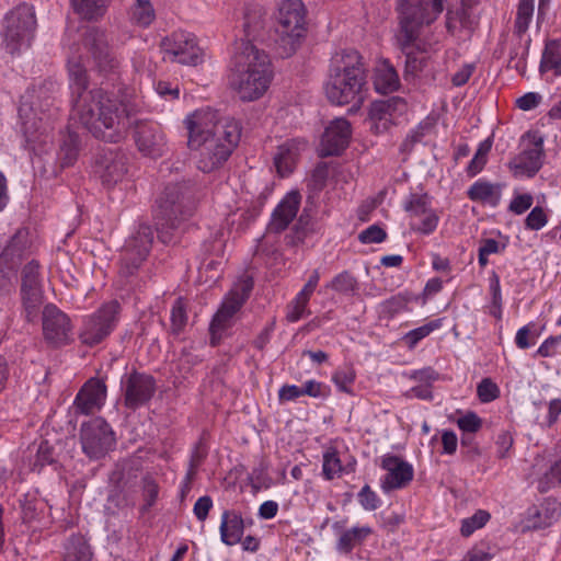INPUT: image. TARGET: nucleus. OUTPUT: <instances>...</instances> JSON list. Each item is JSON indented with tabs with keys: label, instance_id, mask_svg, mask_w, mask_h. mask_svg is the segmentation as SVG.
<instances>
[{
	"label": "nucleus",
	"instance_id": "nucleus-21",
	"mask_svg": "<svg viewBox=\"0 0 561 561\" xmlns=\"http://www.w3.org/2000/svg\"><path fill=\"white\" fill-rule=\"evenodd\" d=\"M352 127L347 119L336 118L325 127L319 145L321 157L337 156L348 146Z\"/></svg>",
	"mask_w": 561,
	"mask_h": 561
},
{
	"label": "nucleus",
	"instance_id": "nucleus-15",
	"mask_svg": "<svg viewBox=\"0 0 561 561\" xmlns=\"http://www.w3.org/2000/svg\"><path fill=\"white\" fill-rule=\"evenodd\" d=\"M404 209L409 214L411 229L415 232L427 236L436 230L439 216L433 209L427 194H411Z\"/></svg>",
	"mask_w": 561,
	"mask_h": 561
},
{
	"label": "nucleus",
	"instance_id": "nucleus-3",
	"mask_svg": "<svg viewBox=\"0 0 561 561\" xmlns=\"http://www.w3.org/2000/svg\"><path fill=\"white\" fill-rule=\"evenodd\" d=\"M367 72L362 55L352 48L336 50L329 65L324 93L330 103L360 108L367 96Z\"/></svg>",
	"mask_w": 561,
	"mask_h": 561
},
{
	"label": "nucleus",
	"instance_id": "nucleus-5",
	"mask_svg": "<svg viewBox=\"0 0 561 561\" xmlns=\"http://www.w3.org/2000/svg\"><path fill=\"white\" fill-rule=\"evenodd\" d=\"M444 10V0H399L400 19L399 41L407 54L408 61L412 60L413 48L421 53H430L434 44L423 38V27L433 23Z\"/></svg>",
	"mask_w": 561,
	"mask_h": 561
},
{
	"label": "nucleus",
	"instance_id": "nucleus-25",
	"mask_svg": "<svg viewBox=\"0 0 561 561\" xmlns=\"http://www.w3.org/2000/svg\"><path fill=\"white\" fill-rule=\"evenodd\" d=\"M94 172L104 185H115L122 182L126 175V158L121 152L106 151L96 159Z\"/></svg>",
	"mask_w": 561,
	"mask_h": 561
},
{
	"label": "nucleus",
	"instance_id": "nucleus-26",
	"mask_svg": "<svg viewBox=\"0 0 561 561\" xmlns=\"http://www.w3.org/2000/svg\"><path fill=\"white\" fill-rule=\"evenodd\" d=\"M106 399V386L98 379H89L77 393L73 405L77 412L81 414H90L100 410Z\"/></svg>",
	"mask_w": 561,
	"mask_h": 561
},
{
	"label": "nucleus",
	"instance_id": "nucleus-13",
	"mask_svg": "<svg viewBox=\"0 0 561 561\" xmlns=\"http://www.w3.org/2000/svg\"><path fill=\"white\" fill-rule=\"evenodd\" d=\"M153 241L150 226L141 224L126 241L121 252L122 272L133 274L146 260Z\"/></svg>",
	"mask_w": 561,
	"mask_h": 561
},
{
	"label": "nucleus",
	"instance_id": "nucleus-56",
	"mask_svg": "<svg viewBox=\"0 0 561 561\" xmlns=\"http://www.w3.org/2000/svg\"><path fill=\"white\" fill-rule=\"evenodd\" d=\"M22 287H42L39 283V265L37 262L32 261L24 266Z\"/></svg>",
	"mask_w": 561,
	"mask_h": 561
},
{
	"label": "nucleus",
	"instance_id": "nucleus-55",
	"mask_svg": "<svg viewBox=\"0 0 561 561\" xmlns=\"http://www.w3.org/2000/svg\"><path fill=\"white\" fill-rule=\"evenodd\" d=\"M534 328V323H528L517 330L515 335V344L518 348L526 350L536 343L537 335L531 332Z\"/></svg>",
	"mask_w": 561,
	"mask_h": 561
},
{
	"label": "nucleus",
	"instance_id": "nucleus-16",
	"mask_svg": "<svg viewBox=\"0 0 561 561\" xmlns=\"http://www.w3.org/2000/svg\"><path fill=\"white\" fill-rule=\"evenodd\" d=\"M380 467L387 471L380 479V488L385 493L403 489L413 480V466L393 454H385L380 459Z\"/></svg>",
	"mask_w": 561,
	"mask_h": 561
},
{
	"label": "nucleus",
	"instance_id": "nucleus-35",
	"mask_svg": "<svg viewBox=\"0 0 561 561\" xmlns=\"http://www.w3.org/2000/svg\"><path fill=\"white\" fill-rule=\"evenodd\" d=\"M508 245V238L502 233L495 237L484 238L480 241L478 250V262L481 268L489 264V256L503 253Z\"/></svg>",
	"mask_w": 561,
	"mask_h": 561
},
{
	"label": "nucleus",
	"instance_id": "nucleus-38",
	"mask_svg": "<svg viewBox=\"0 0 561 561\" xmlns=\"http://www.w3.org/2000/svg\"><path fill=\"white\" fill-rule=\"evenodd\" d=\"M327 288L341 295H355L358 290V283L348 271H343L336 274L331 282L327 284Z\"/></svg>",
	"mask_w": 561,
	"mask_h": 561
},
{
	"label": "nucleus",
	"instance_id": "nucleus-14",
	"mask_svg": "<svg viewBox=\"0 0 561 561\" xmlns=\"http://www.w3.org/2000/svg\"><path fill=\"white\" fill-rule=\"evenodd\" d=\"M408 112L404 99L392 96L387 100L375 101L369 106L368 121L375 134L387 133Z\"/></svg>",
	"mask_w": 561,
	"mask_h": 561
},
{
	"label": "nucleus",
	"instance_id": "nucleus-29",
	"mask_svg": "<svg viewBox=\"0 0 561 561\" xmlns=\"http://www.w3.org/2000/svg\"><path fill=\"white\" fill-rule=\"evenodd\" d=\"M502 188L501 184L481 178L469 186L467 196L474 203L494 208L501 202Z\"/></svg>",
	"mask_w": 561,
	"mask_h": 561
},
{
	"label": "nucleus",
	"instance_id": "nucleus-9",
	"mask_svg": "<svg viewBox=\"0 0 561 561\" xmlns=\"http://www.w3.org/2000/svg\"><path fill=\"white\" fill-rule=\"evenodd\" d=\"M164 58L185 66H197L204 61V51L196 36L186 31H176L161 41Z\"/></svg>",
	"mask_w": 561,
	"mask_h": 561
},
{
	"label": "nucleus",
	"instance_id": "nucleus-51",
	"mask_svg": "<svg viewBox=\"0 0 561 561\" xmlns=\"http://www.w3.org/2000/svg\"><path fill=\"white\" fill-rule=\"evenodd\" d=\"M187 322V313L184 300L178 298L171 309V323L172 330L175 333H180Z\"/></svg>",
	"mask_w": 561,
	"mask_h": 561
},
{
	"label": "nucleus",
	"instance_id": "nucleus-33",
	"mask_svg": "<svg viewBox=\"0 0 561 561\" xmlns=\"http://www.w3.org/2000/svg\"><path fill=\"white\" fill-rule=\"evenodd\" d=\"M540 73L561 77V39L548 41L545 45L539 65Z\"/></svg>",
	"mask_w": 561,
	"mask_h": 561
},
{
	"label": "nucleus",
	"instance_id": "nucleus-1",
	"mask_svg": "<svg viewBox=\"0 0 561 561\" xmlns=\"http://www.w3.org/2000/svg\"><path fill=\"white\" fill-rule=\"evenodd\" d=\"M68 75L72 112L80 123L100 140L119 142L125 139L133 124L127 105L102 89L87 90L88 77L81 56L68 59Z\"/></svg>",
	"mask_w": 561,
	"mask_h": 561
},
{
	"label": "nucleus",
	"instance_id": "nucleus-8",
	"mask_svg": "<svg viewBox=\"0 0 561 561\" xmlns=\"http://www.w3.org/2000/svg\"><path fill=\"white\" fill-rule=\"evenodd\" d=\"M245 298V285L240 284L224 298L209 323L210 344L216 346L228 336L236 323L237 313Z\"/></svg>",
	"mask_w": 561,
	"mask_h": 561
},
{
	"label": "nucleus",
	"instance_id": "nucleus-37",
	"mask_svg": "<svg viewBox=\"0 0 561 561\" xmlns=\"http://www.w3.org/2000/svg\"><path fill=\"white\" fill-rule=\"evenodd\" d=\"M91 550L81 537H71L66 545L64 561H90Z\"/></svg>",
	"mask_w": 561,
	"mask_h": 561
},
{
	"label": "nucleus",
	"instance_id": "nucleus-58",
	"mask_svg": "<svg viewBox=\"0 0 561 561\" xmlns=\"http://www.w3.org/2000/svg\"><path fill=\"white\" fill-rule=\"evenodd\" d=\"M457 426L465 433H477L482 427V420L474 412H467L457 420Z\"/></svg>",
	"mask_w": 561,
	"mask_h": 561
},
{
	"label": "nucleus",
	"instance_id": "nucleus-59",
	"mask_svg": "<svg viewBox=\"0 0 561 561\" xmlns=\"http://www.w3.org/2000/svg\"><path fill=\"white\" fill-rule=\"evenodd\" d=\"M513 443L514 438L510 431H502L499 433L495 440L497 456L500 458L507 457L513 447Z\"/></svg>",
	"mask_w": 561,
	"mask_h": 561
},
{
	"label": "nucleus",
	"instance_id": "nucleus-43",
	"mask_svg": "<svg viewBox=\"0 0 561 561\" xmlns=\"http://www.w3.org/2000/svg\"><path fill=\"white\" fill-rule=\"evenodd\" d=\"M355 379L356 373L351 365L341 366L332 374V381L337 390L347 394H353Z\"/></svg>",
	"mask_w": 561,
	"mask_h": 561
},
{
	"label": "nucleus",
	"instance_id": "nucleus-44",
	"mask_svg": "<svg viewBox=\"0 0 561 561\" xmlns=\"http://www.w3.org/2000/svg\"><path fill=\"white\" fill-rule=\"evenodd\" d=\"M156 19L151 0H136L131 9V20L140 26H149Z\"/></svg>",
	"mask_w": 561,
	"mask_h": 561
},
{
	"label": "nucleus",
	"instance_id": "nucleus-41",
	"mask_svg": "<svg viewBox=\"0 0 561 561\" xmlns=\"http://www.w3.org/2000/svg\"><path fill=\"white\" fill-rule=\"evenodd\" d=\"M492 144L493 141L490 137L479 144L473 158L467 167L468 176L473 178L483 170L488 162V156L491 151Z\"/></svg>",
	"mask_w": 561,
	"mask_h": 561
},
{
	"label": "nucleus",
	"instance_id": "nucleus-60",
	"mask_svg": "<svg viewBox=\"0 0 561 561\" xmlns=\"http://www.w3.org/2000/svg\"><path fill=\"white\" fill-rule=\"evenodd\" d=\"M329 394V388L324 383L317 380H307L302 385V396L312 398H324Z\"/></svg>",
	"mask_w": 561,
	"mask_h": 561
},
{
	"label": "nucleus",
	"instance_id": "nucleus-64",
	"mask_svg": "<svg viewBox=\"0 0 561 561\" xmlns=\"http://www.w3.org/2000/svg\"><path fill=\"white\" fill-rule=\"evenodd\" d=\"M213 505L214 504H213V500L210 496L204 495V496L198 497L193 507V513H194L195 517L199 522H204L207 518L208 513L211 510Z\"/></svg>",
	"mask_w": 561,
	"mask_h": 561
},
{
	"label": "nucleus",
	"instance_id": "nucleus-23",
	"mask_svg": "<svg viewBox=\"0 0 561 561\" xmlns=\"http://www.w3.org/2000/svg\"><path fill=\"white\" fill-rule=\"evenodd\" d=\"M300 205V192L296 188L288 191L273 209L267 225V230L274 233H279L286 230L296 218Z\"/></svg>",
	"mask_w": 561,
	"mask_h": 561
},
{
	"label": "nucleus",
	"instance_id": "nucleus-63",
	"mask_svg": "<svg viewBox=\"0 0 561 561\" xmlns=\"http://www.w3.org/2000/svg\"><path fill=\"white\" fill-rule=\"evenodd\" d=\"M542 100L538 92H527L516 100V106L522 111H531L536 108Z\"/></svg>",
	"mask_w": 561,
	"mask_h": 561
},
{
	"label": "nucleus",
	"instance_id": "nucleus-6",
	"mask_svg": "<svg viewBox=\"0 0 561 561\" xmlns=\"http://www.w3.org/2000/svg\"><path fill=\"white\" fill-rule=\"evenodd\" d=\"M36 28L33 7L23 3L8 12L3 20L2 44L12 56L31 47Z\"/></svg>",
	"mask_w": 561,
	"mask_h": 561
},
{
	"label": "nucleus",
	"instance_id": "nucleus-12",
	"mask_svg": "<svg viewBox=\"0 0 561 561\" xmlns=\"http://www.w3.org/2000/svg\"><path fill=\"white\" fill-rule=\"evenodd\" d=\"M121 306L116 300L103 304L93 314L85 318L81 341L95 345L105 339L117 325Z\"/></svg>",
	"mask_w": 561,
	"mask_h": 561
},
{
	"label": "nucleus",
	"instance_id": "nucleus-2",
	"mask_svg": "<svg viewBox=\"0 0 561 561\" xmlns=\"http://www.w3.org/2000/svg\"><path fill=\"white\" fill-rule=\"evenodd\" d=\"M184 126L196 167L205 173L222 165L238 145L242 130L233 117H221L208 106L187 114Z\"/></svg>",
	"mask_w": 561,
	"mask_h": 561
},
{
	"label": "nucleus",
	"instance_id": "nucleus-19",
	"mask_svg": "<svg viewBox=\"0 0 561 561\" xmlns=\"http://www.w3.org/2000/svg\"><path fill=\"white\" fill-rule=\"evenodd\" d=\"M83 45L91 54V58L101 73L106 75L118 67L119 60L108 48L104 32L99 30L89 31L85 34Z\"/></svg>",
	"mask_w": 561,
	"mask_h": 561
},
{
	"label": "nucleus",
	"instance_id": "nucleus-31",
	"mask_svg": "<svg viewBox=\"0 0 561 561\" xmlns=\"http://www.w3.org/2000/svg\"><path fill=\"white\" fill-rule=\"evenodd\" d=\"M373 82L378 93L387 94L399 89L400 79L394 67L388 60H380L374 70Z\"/></svg>",
	"mask_w": 561,
	"mask_h": 561
},
{
	"label": "nucleus",
	"instance_id": "nucleus-46",
	"mask_svg": "<svg viewBox=\"0 0 561 561\" xmlns=\"http://www.w3.org/2000/svg\"><path fill=\"white\" fill-rule=\"evenodd\" d=\"M561 484V458L557 460L551 467L539 478L538 490L547 492Z\"/></svg>",
	"mask_w": 561,
	"mask_h": 561
},
{
	"label": "nucleus",
	"instance_id": "nucleus-61",
	"mask_svg": "<svg viewBox=\"0 0 561 561\" xmlns=\"http://www.w3.org/2000/svg\"><path fill=\"white\" fill-rule=\"evenodd\" d=\"M153 88L157 94L167 101H173L180 98L179 87H173L170 82L158 81L154 83Z\"/></svg>",
	"mask_w": 561,
	"mask_h": 561
},
{
	"label": "nucleus",
	"instance_id": "nucleus-10",
	"mask_svg": "<svg viewBox=\"0 0 561 561\" xmlns=\"http://www.w3.org/2000/svg\"><path fill=\"white\" fill-rule=\"evenodd\" d=\"M274 79L270 56L253 45H248V101L262 98Z\"/></svg>",
	"mask_w": 561,
	"mask_h": 561
},
{
	"label": "nucleus",
	"instance_id": "nucleus-39",
	"mask_svg": "<svg viewBox=\"0 0 561 561\" xmlns=\"http://www.w3.org/2000/svg\"><path fill=\"white\" fill-rule=\"evenodd\" d=\"M442 327V319L428 321L427 323L407 332L403 336V341L410 350H413L420 341L427 337L434 331L439 330Z\"/></svg>",
	"mask_w": 561,
	"mask_h": 561
},
{
	"label": "nucleus",
	"instance_id": "nucleus-50",
	"mask_svg": "<svg viewBox=\"0 0 561 561\" xmlns=\"http://www.w3.org/2000/svg\"><path fill=\"white\" fill-rule=\"evenodd\" d=\"M309 301L300 298L298 295L289 302L286 311V319L288 322L295 323L305 316L310 314L308 310Z\"/></svg>",
	"mask_w": 561,
	"mask_h": 561
},
{
	"label": "nucleus",
	"instance_id": "nucleus-22",
	"mask_svg": "<svg viewBox=\"0 0 561 561\" xmlns=\"http://www.w3.org/2000/svg\"><path fill=\"white\" fill-rule=\"evenodd\" d=\"M72 325L66 313L54 305L45 306L43 310V333L45 339L55 345H61L70 340Z\"/></svg>",
	"mask_w": 561,
	"mask_h": 561
},
{
	"label": "nucleus",
	"instance_id": "nucleus-17",
	"mask_svg": "<svg viewBox=\"0 0 561 561\" xmlns=\"http://www.w3.org/2000/svg\"><path fill=\"white\" fill-rule=\"evenodd\" d=\"M135 144L138 151L147 158L157 159L167 151V140L159 124L140 122L135 130Z\"/></svg>",
	"mask_w": 561,
	"mask_h": 561
},
{
	"label": "nucleus",
	"instance_id": "nucleus-40",
	"mask_svg": "<svg viewBox=\"0 0 561 561\" xmlns=\"http://www.w3.org/2000/svg\"><path fill=\"white\" fill-rule=\"evenodd\" d=\"M75 11L85 20H94L103 15L105 0H71Z\"/></svg>",
	"mask_w": 561,
	"mask_h": 561
},
{
	"label": "nucleus",
	"instance_id": "nucleus-53",
	"mask_svg": "<svg viewBox=\"0 0 561 561\" xmlns=\"http://www.w3.org/2000/svg\"><path fill=\"white\" fill-rule=\"evenodd\" d=\"M478 398L483 403L494 401L500 396V389L491 379H483L477 387Z\"/></svg>",
	"mask_w": 561,
	"mask_h": 561
},
{
	"label": "nucleus",
	"instance_id": "nucleus-36",
	"mask_svg": "<svg viewBox=\"0 0 561 561\" xmlns=\"http://www.w3.org/2000/svg\"><path fill=\"white\" fill-rule=\"evenodd\" d=\"M351 471H353V468ZM347 472L350 470L342 465V460L335 449L329 448L323 453L322 474L325 480H333Z\"/></svg>",
	"mask_w": 561,
	"mask_h": 561
},
{
	"label": "nucleus",
	"instance_id": "nucleus-62",
	"mask_svg": "<svg viewBox=\"0 0 561 561\" xmlns=\"http://www.w3.org/2000/svg\"><path fill=\"white\" fill-rule=\"evenodd\" d=\"M534 198L530 194H516L510 204V210L516 215H522L533 205Z\"/></svg>",
	"mask_w": 561,
	"mask_h": 561
},
{
	"label": "nucleus",
	"instance_id": "nucleus-57",
	"mask_svg": "<svg viewBox=\"0 0 561 561\" xmlns=\"http://www.w3.org/2000/svg\"><path fill=\"white\" fill-rule=\"evenodd\" d=\"M548 222V216L541 207H534L525 220V227L529 230H540Z\"/></svg>",
	"mask_w": 561,
	"mask_h": 561
},
{
	"label": "nucleus",
	"instance_id": "nucleus-34",
	"mask_svg": "<svg viewBox=\"0 0 561 561\" xmlns=\"http://www.w3.org/2000/svg\"><path fill=\"white\" fill-rule=\"evenodd\" d=\"M371 534L373 528L368 525L353 526L340 535L336 542V550L340 553L348 554L355 547L362 545Z\"/></svg>",
	"mask_w": 561,
	"mask_h": 561
},
{
	"label": "nucleus",
	"instance_id": "nucleus-42",
	"mask_svg": "<svg viewBox=\"0 0 561 561\" xmlns=\"http://www.w3.org/2000/svg\"><path fill=\"white\" fill-rule=\"evenodd\" d=\"M23 306L27 320L36 316L38 308L43 304L42 287H21Z\"/></svg>",
	"mask_w": 561,
	"mask_h": 561
},
{
	"label": "nucleus",
	"instance_id": "nucleus-54",
	"mask_svg": "<svg viewBox=\"0 0 561 561\" xmlns=\"http://www.w3.org/2000/svg\"><path fill=\"white\" fill-rule=\"evenodd\" d=\"M561 353V335L547 337L538 347L536 354L540 357H554Z\"/></svg>",
	"mask_w": 561,
	"mask_h": 561
},
{
	"label": "nucleus",
	"instance_id": "nucleus-32",
	"mask_svg": "<svg viewBox=\"0 0 561 561\" xmlns=\"http://www.w3.org/2000/svg\"><path fill=\"white\" fill-rule=\"evenodd\" d=\"M244 531L242 516L236 512L226 511L221 516L220 537L227 546H233L241 542Z\"/></svg>",
	"mask_w": 561,
	"mask_h": 561
},
{
	"label": "nucleus",
	"instance_id": "nucleus-18",
	"mask_svg": "<svg viewBox=\"0 0 561 561\" xmlns=\"http://www.w3.org/2000/svg\"><path fill=\"white\" fill-rule=\"evenodd\" d=\"M26 231L19 230L0 254V289H7L12 285L15 265L26 249Z\"/></svg>",
	"mask_w": 561,
	"mask_h": 561
},
{
	"label": "nucleus",
	"instance_id": "nucleus-47",
	"mask_svg": "<svg viewBox=\"0 0 561 561\" xmlns=\"http://www.w3.org/2000/svg\"><path fill=\"white\" fill-rule=\"evenodd\" d=\"M490 519L486 511L479 510L472 516L461 520L460 533L463 537L471 536L476 530L482 528Z\"/></svg>",
	"mask_w": 561,
	"mask_h": 561
},
{
	"label": "nucleus",
	"instance_id": "nucleus-24",
	"mask_svg": "<svg viewBox=\"0 0 561 561\" xmlns=\"http://www.w3.org/2000/svg\"><path fill=\"white\" fill-rule=\"evenodd\" d=\"M125 403L136 409L146 403L154 393V380L151 376L134 373L122 378Z\"/></svg>",
	"mask_w": 561,
	"mask_h": 561
},
{
	"label": "nucleus",
	"instance_id": "nucleus-52",
	"mask_svg": "<svg viewBox=\"0 0 561 561\" xmlns=\"http://www.w3.org/2000/svg\"><path fill=\"white\" fill-rule=\"evenodd\" d=\"M387 239V232L378 225H371L362 230L358 240L363 244L381 243Z\"/></svg>",
	"mask_w": 561,
	"mask_h": 561
},
{
	"label": "nucleus",
	"instance_id": "nucleus-27",
	"mask_svg": "<svg viewBox=\"0 0 561 561\" xmlns=\"http://www.w3.org/2000/svg\"><path fill=\"white\" fill-rule=\"evenodd\" d=\"M236 53L230 58L227 73H226V83L227 88L230 92L239 98L241 101L245 100V91L243 89V84L245 82V53H244V42L236 44Z\"/></svg>",
	"mask_w": 561,
	"mask_h": 561
},
{
	"label": "nucleus",
	"instance_id": "nucleus-7",
	"mask_svg": "<svg viewBox=\"0 0 561 561\" xmlns=\"http://www.w3.org/2000/svg\"><path fill=\"white\" fill-rule=\"evenodd\" d=\"M277 32L288 47L286 54L295 51L306 33V8L301 0H280L275 13Z\"/></svg>",
	"mask_w": 561,
	"mask_h": 561
},
{
	"label": "nucleus",
	"instance_id": "nucleus-11",
	"mask_svg": "<svg viewBox=\"0 0 561 561\" xmlns=\"http://www.w3.org/2000/svg\"><path fill=\"white\" fill-rule=\"evenodd\" d=\"M80 439L83 453L91 459L104 457L116 443L110 424L101 417L92 419L81 425Z\"/></svg>",
	"mask_w": 561,
	"mask_h": 561
},
{
	"label": "nucleus",
	"instance_id": "nucleus-20",
	"mask_svg": "<svg viewBox=\"0 0 561 561\" xmlns=\"http://www.w3.org/2000/svg\"><path fill=\"white\" fill-rule=\"evenodd\" d=\"M543 140L533 137L531 141L523 145L522 152L510 162V169L518 178L534 176L542 165Z\"/></svg>",
	"mask_w": 561,
	"mask_h": 561
},
{
	"label": "nucleus",
	"instance_id": "nucleus-49",
	"mask_svg": "<svg viewBox=\"0 0 561 561\" xmlns=\"http://www.w3.org/2000/svg\"><path fill=\"white\" fill-rule=\"evenodd\" d=\"M357 501L366 512L378 510L382 501L378 494L368 485H364L357 494Z\"/></svg>",
	"mask_w": 561,
	"mask_h": 561
},
{
	"label": "nucleus",
	"instance_id": "nucleus-30",
	"mask_svg": "<svg viewBox=\"0 0 561 561\" xmlns=\"http://www.w3.org/2000/svg\"><path fill=\"white\" fill-rule=\"evenodd\" d=\"M560 517V504L552 499H547L539 506H534L527 512V528L543 529L554 524Z\"/></svg>",
	"mask_w": 561,
	"mask_h": 561
},
{
	"label": "nucleus",
	"instance_id": "nucleus-48",
	"mask_svg": "<svg viewBox=\"0 0 561 561\" xmlns=\"http://www.w3.org/2000/svg\"><path fill=\"white\" fill-rule=\"evenodd\" d=\"M533 14L534 0H519L515 20V27L518 33H524L528 28Z\"/></svg>",
	"mask_w": 561,
	"mask_h": 561
},
{
	"label": "nucleus",
	"instance_id": "nucleus-45",
	"mask_svg": "<svg viewBox=\"0 0 561 561\" xmlns=\"http://www.w3.org/2000/svg\"><path fill=\"white\" fill-rule=\"evenodd\" d=\"M79 142V136L76 133L69 131L67 134L60 147L62 165H71L77 160Z\"/></svg>",
	"mask_w": 561,
	"mask_h": 561
},
{
	"label": "nucleus",
	"instance_id": "nucleus-28",
	"mask_svg": "<svg viewBox=\"0 0 561 561\" xmlns=\"http://www.w3.org/2000/svg\"><path fill=\"white\" fill-rule=\"evenodd\" d=\"M306 148L307 142L301 139H289L279 145L274 157L277 173L283 178L293 173Z\"/></svg>",
	"mask_w": 561,
	"mask_h": 561
},
{
	"label": "nucleus",
	"instance_id": "nucleus-4",
	"mask_svg": "<svg viewBox=\"0 0 561 561\" xmlns=\"http://www.w3.org/2000/svg\"><path fill=\"white\" fill-rule=\"evenodd\" d=\"M59 87L51 79L42 80L28 89L21 99L19 118L25 146L34 153H42L50 144V127L38 113L54 105Z\"/></svg>",
	"mask_w": 561,
	"mask_h": 561
}]
</instances>
